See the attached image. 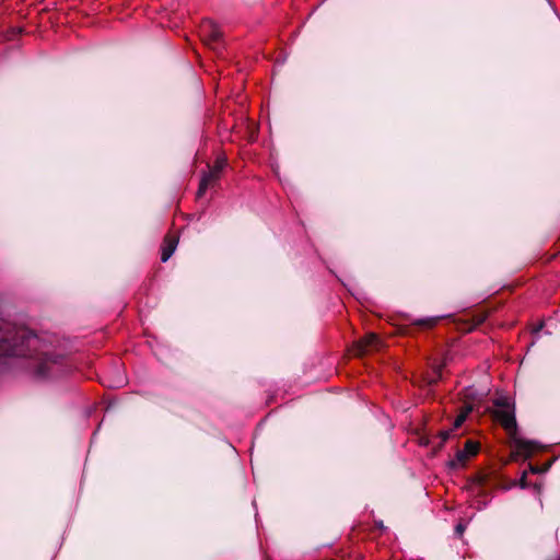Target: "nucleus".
<instances>
[{
    "mask_svg": "<svg viewBox=\"0 0 560 560\" xmlns=\"http://www.w3.org/2000/svg\"><path fill=\"white\" fill-rule=\"evenodd\" d=\"M471 409H472L471 407H467V409L464 412H462L460 415H458L456 417V419L454 421V429L459 428L465 422L467 415H468V412L471 411Z\"/></svg>",
    "mask_w": 560,
    "mask_h": 560,
    "instance_id": "ddd939ff",
    "label": "nucleus"
},
{
    "mask_svg": "<svg viewBox=\"0 0 560 560\" xmlns=\"http://www.w3.org/2000/svg\"><path fill=\"white\" fill-rule=\"evenodd\" d=\"M487 316L488 314L486 312H478L474 314L472 324L467 328V330H472L477 326L481 325L486 320Z\"/></svg>",
    "mask_w": 560,
    "mask_h": 560,
    "instance_id": "f8f14e48",
    "label": "nucleus"
},
{
    "mask_svg": "<svg viewBox=\"0 0 560 560\" xmlns=\"http://www.w3.org/2000/svg\"><path fill=\"white\" fill-rule=\"evenodd\" d=\"M518 483H520L521 488H523V489L527 488V474H526V471L523 472Z\"/></svg>",
    "mask_w": 560,
    "mask_h": 560,
    "instance_id": "f3484780",
    "label": "nucleus"
},
{
    "mask_svg": "<svg viewBox=\"0 0 560 560\" xmlns=\"http://www.w3.org/2000/svg\"><path fill=\"white\" fill-rule=\"evenodd\" d=\"M549 466H550V464H549V465H547L544 469H540V468L535 467V466H530V471H532L533 474H538V472H541V471L547 470Z\"/></svg>",
    "mask_w": 560,
    "mask_h": 560,
    "instance_id": "a211bd4d",
    "label": "nucleus"
},
{
    "mask_svg": "<svg viewBox=\"0 0 560 560\" xmlns=\"http://www.w3.org/2000/svg\"><path fill=\"white\" fill-rule=\"evenodd\" d=\"M471 480L476 486L483 488L489 485L490 476L483 471H479L471 478Z\"/></svg>",
    "mask_w": 560,
    "mask_h": 560,
    "instance_id": "9b49d317",
    "label": "nucleus"
},
{
    "mask_svg": "<svg viewBox=\"0 0 560 560\" xmlns=\"http://www.w3.org/2000/svg\"><path fill=\"white\" fill-rule=\"evenodd\" d=\"M451 432H452V431H441V432L439 433L440 442H439V444H438V445H436V447H435L436 450H441V448L443 447L444 443H445V442L447 441V439L450 438Z\"/></svg>",
    "mask_w": 560,
    "mask_h": 560,
    "instance_id": "2eb2a0df",
    "label": "nucleus"
},
{
    "mask_svg": "<svg viewBox=\"0 0 560 560\" xmlns=\"http://www.w3.org/2000/svg\"><path fill=\"white\" fill-rule=\"evenodd\" d=\"M26 359V369L36 380L63 375L70 368L68 357L58 351L49 336H38L24 326L0 323V358Z\"/></svg>",
    "mask_w": 560,
    "mask_h": 560,
    "instance_id": "f257e3e1",
    "label": "nucleus"
},
{
    "mask_svg": "<svg viewBox=\"0 0 560 560\" xmlns=\"http://www.w3.org/2000/svg\"><path fill=\"white\" fill-rule=\"evenodd\" d=\"M492 417L506 431L517 454L523 455L524 458H529L539 450L537 442L523 440L517 436V423L514 409H495L492 412Z\"/></svg>",
    "mask_w": 560,
    "mask_h": 560,
    "instance_id": "f03ea898",
    "label": "nucleus"
},
{
    "mask_svg": "<svg viewBox=\"0 0 560 560\" xmlns=\"http://www.w3.org/2000/svg\"><path fill=\"white\" fill-rule=\"evenodd\" d=\"M445 364H436L432 366V375L427 377V384L429 386H434L438 384V382L442 378V371L444 369Z\"/></svg>",
    "mask_w": 560,
    "mask_h": 560,
    "instance_id": "1a4fd4ad",
    "label": "nucleus"
},
{
    "mask_svg": "<svg viewBox=\"0 0 560 560\" xmlns=\"http://www.w3.org/2000/svg\"><path fill=\"white\" fill-rule=\"evenodd\" d=\"M480 444L474 440H466L464 444L463 451L465 454H467L469 457L476 456L479 453Z\"/></svg>",
    "mask_w": 560,
    "mask_h": 560,
    "instance_id": "9d476101",
    "label": "nucleus"
},
{
    "mask_svg": "<svg viewBox=\"0 0 560 560\" xmlns=\"http://www.w3.org/2000/svg\"><path fill=\"white\" fill-rule=\"evenodd\" d=\"M200 36L203 43L214 50H220L223 47L222 32L211 20L202 22L200 26Z\"/></svg>",
    "mask_w": 560,
    "mask_h": 560,
    "instance_id": "20e7f679",
    "label": "nucleus"
},
{
    "mask_svg": "<svg viewBox=\"0 0 560 560\" xmlns=\"http://www.w3.org/2000/svg\"><path fill=\"white\" fill-rule=\"evenodd\" d=\"M178 244V237L176 235L167 234L164 237L161 253V260L167 261L174 254Z\"/></svg>",
    "mask_w": 560,
    "mask_h": 560,
    "instance_id": "0eeeda50",
    "label": "nucleus"
},
{
    "mask_svg": "<svg viewBox=\"0 0 560 560\" xmlns=\"http://www.w3.org/2000/svg\"><path fill=\"white\" fill-rule=\"evenodd\" d=\"M494 406L497 407V409H514V407L510 405L508 398L495 399Z\"/></svg>",
    "mask_w": 560,
    "mask_h": 560,
    "instance_id": "4468645a",
    "label": "nucleus"
},
{
    "mask_svg": "<svg viewBox=\"0 0 560 560\" xmlns=\"http://www.w3.org/2000/svg\"><path fill=\"white\" fill-rule=\"evenodd\" d=\"M465 525L463 523H458L455 527V534L460 537L463 533L465 532Z\"/></svg>",
    "mask_w": 560,
    "mask_h": 560,
    "instance_id": "dca6fc26",
    "label": "nucleus"
},
{
    "mask_svg": "<svg viewBox=\"0 0 560 560\" xmlns=\"http://www.w3.org/2000/svg\"><path fill=\"white\" fill-rule=\"evenodd\" d=\"M382 346V340L375 332H369L363 338L355 342V355H363L369 351L378 350Z\"/></svg>",
    "mask_w": 560,
    "mask_h": 560,
    "instance_id": "39448f33",
    "label": "nucleus"
},
{
    "mask_svg": "<svg viewBox=\"0 0 560 560\" xmlns=\"http://www.w3.org/2000/svg\"><path fill=\"white\" fill-rule=\"evenodd\" d=\"M468 459L469 456L465 454L463 450H458L455 454V457L452 460H450L448 466L452 469H457L459 467H464Z\"/></svg>",
    "mask_w": 560,
    "mask_h": 560,
    "instance_id": "6e6552de",
    "label": "nucleus"
},
{
    "mask_svg": "<svg viewBox=\"0 0 560 560\" xmlns=\"http://www.w3.org/2000/svg\"><path fill=\"white\" fill-rule=\"evenodd\" d=\"M228 164L225 156L220 155L217 158L214 164L209 166V172L205 173L200 179L199 187L197 190V197L200 198L205 195L208 187L214 186L221 178L222 172Z\"/></svg>",
    "mask_w": 560,
    "mask_h": 560,
    "instance_id": "7ed1b4c3",
    "label": "nucleus"
},
{
    "mask_svg": "<svg viewBox=\"0 0 560 560\" xmlns=\"http://www.w3.org/2000/svg\"><path fill=\"white\" fill-rule=\"evenodd\" d=\"M556 560H560V556Z\"/></svg>",
    "mask_w": 560,
    "mask_h": 560,
    "instance_id": "6ab92c4d",
    "label": "nucleus"
},
{
    "mask_svg": "<svg viewBox=\"0 0 560 560\" xmlns=\"http://www.w3.org/2000/svg\"><path fill=\"white\" fill-rule=\"evenodd\" d=\"M439 319H440L439 317H427V318L416 319V320L411 322V324L409 326L401 328V332L405 335H410L417 330L431 329L438 324Z\"/></svg>",
    "mask_w": 560,
    "mask_h": 560,
    "instance_id": "423d86ee",
    "label": "nucleus"
}]
</instances>
